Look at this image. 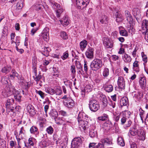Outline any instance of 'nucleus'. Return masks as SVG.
Masks as SVG:
<instances>
[{
    "mask_svg": "<svg viewBox=\"0 0 148 148\" xmlns=\"http://www.w3.org/2000/svg\"><path fill=\"white\" fill-rule=\"evenodd\" d=\"M112 127V123L110 121L106 122L103 123L102 125V128L104 130L108 131L111 129Z\"/></svg>",
    "mask_w": 148,
    "mask_h": 148,
    "instance_id": "18",
    "label": "nucleus"
},
{
    "mask_svg": "<svg viewBox=\"0 0 148 148\" xmlns=\"http://www.w3.org/2000/svg\"><path fill=\"white\" fill-rule=\"evenodd\" d=\"M53 75L55 77H58L59 76L58 72L56 68H53Z\"/></svg>",
    "mask_w": 148,
    "mask_h": 148,
    "instance_id": "54",
    "label": "nucleus"
},
{
    "mask_svg": "<svg viewBox=\"0 0 148 148\" xmlns=\"http://www.w3.org/2000/svg\"><path fill=\"white\" fill-rule=\"evenodd\" d=\"M125 14L127 21L129 24H132V23L133 19L129 11L128 10H125Z\"/></svg>",
    "mask_w": 148,
    "mask_h": 148,
    "instance_id": "14",
    "label": "nucleus"
},
{
    "mask_svg": "<svg viewBox=\"0 0 148 148\" xmlns=\"http://www.w3.org/2000/svg\"><path fill=\"white\" fill-rule=\"evenodd\" d=\"M146 79L145 77H140V79L139 81L140 85L142 88H145L146 86Z\"/></svg>",
    "mask_w": 148,
    "mask_h": 148,
    "instance_id": "23",
    "label": "nucleus"
},
{
    "mask_svg": "<svg viewBox=\"0 0 148 148\" xmlns=\"http://www.w3.org/2000/svg\"><path fill=\"white\" fill-rule=\"evenodd\" d=\"M61 37L64 39H66L68 38V36L66 33L62 31L60 33Z\"/></svg>",
    "mask_w": 148,
    "mask_h": 148,
    "instance_id": "50",
    "label": "nucleus"
},
{
    "mask_svg": "<svg viewBox=\"0 0 148 148\" xmlns=\"http://www.w3.org/2000/svg\"><path fill=\"white\" fill-rule=\"evenodd\" d=\"M30 133L34 134L36 137H37L39 135V132L37 127L34 126H32L30 130Z\"/></svg>",
    "mask_w": 148,
    "mask_h": 148,
    "instance_id": "17",
    "label": "nucleus"
},
{
    "mask_svg": "<svg viewBox=\"0 0 148 148\" xmlns=\"http://www.w3.org/2000/svg\"><path fill=\"white\" fill-rule=\"evenodd\" d=\"M103 44L107 48H111L113 46V42L107 38H103Z\"/></svg>",
    "mask_w": 148,
    "mask_h": 148,
    "instance_id": "9",
    "label": "nucleus"
},
{
    "mask_svg": "<svg viewBox=\"0 0 148 148\" xmlns=\"http://www.w3.org/2000/svg\"><path fill=\"white\" fill-rule=\"evenodd\" d=\"M116 13L117 14H116V21L118 23L121 22L124 20V17L121 14H119L117 12Z\"/></svg>",
    "mask_w": 148,
    "mask_h": 148,
    "instance_id": "34",
    "label": "nucleus"
},
{
    "mask_svg": "<svg viewBox=\"0 0 148 148\" xmlns=\"http://www.w3.org/2000/svg\"><path fill=\"white\" fill-rule=\"evenodd\" d=\"M102 143H104L108 145H111L112 144V140L108 138H106L104 140H103L102 141Z\"/></svg>",
    "mask_w": 148,
    "mask_h": 148,
    "instance_id": "51",
    "label": "nucleus"
},
{
    "mask_svg": "<svg viewBox=\"0 0 148 148\" xmlns=\"http://www.w3.org/2000/svg\"><path fill=\"white\" fill-rule=\"evenodd\" d=\"M137 58H135V60H136ZM139 62L135 60L133 63V69L134 71L136 72H138L140 71V68L138 64Z\"/></svg>",
    "mask_w": 148,
    "mask_h": 148,
    "instance_id": "20",
    "label": "nucleus"
},
{
    "mask_svg": "<svg viewBox=\"0 0 148 148\" xmlns=\"http://www.w3.org/2000/svg\"><path fill=\"white\" fill-rule=\"evenodd\" d=\"M81 138L78 137L75 138L73 140L71 144L72 148H77L82 142Z\"/></svg>",
    "mask_w": 148,
    "mask_h": 148,
    "instance_id": "8",
    "label": "nucleus"
},
{
    "mask_svg": "<svg viewBox=\"0 0 148 148\" xmlns=\"http://www.w3.org/2000/svg\"><path fill=\"white\" fill-rule=\"evenodd\" d=\"M59 113L60 114L63 116H65L67 115L66 112L63 110H60L59 111Z\"/></svg>",
    "mask_w": 148,
    "mask_h": 148,
    "instance_id": "64",
    "label": "nucleus"
},
{
    "mask_svg": "<svg viewBox=\"0 0 148 148\" xmlns=\"http://www.w3.org/2000/svg\"><path fill=\"white\" fill-rule=\"evenodd\" d=\"M71 70L73 75H75L76 72L75 69V66L73 65H72L71 67Z\"/></svg>",
    "mask_w": 148,
    "mask_h": 148,
    "instance_id": "57",
    "label": "nucleus"
},
{
    "mask_svg": "<svg viewBox=\"0 0 148 148\" xmlns=\"http://www.w3.org/2000/svg\"><path fill=\"white\" fill-rule=\"evenodd\" d=\"M64 84L67 87H70V81L69 80L66 79L64 80Z\"/></svg>",
    "mask_w": 148,
    "mask_h": 148,
    "instance_id": "63",
    "label": "nucleus"
},
{
    "mask_svg": "<svg viewBox=\"0 0 148 148\" xmlns=\"http://www.w3.org/2000/svg\"><path fill=\"white\" fill-rule=\"evenodd\" d=\"M108 18L105 15L102 16L100 20V22L102 24H106L108 23Z\"/></svg>",
    "mask_w": 148,
    "mask_h": 148,
    "instance_id": "37",
    "label": "nucleus"
},
{
    "mask_svg": "<svg viewBox=\"0 0 148 148\" xmlns=\"http://www.w3.org/2000/svg\"><path fill=\"white\" fill-rule=\"evenodd\" d=\"M55 94H56V95H60L62 93L61 90L59 89H57L56 90H55Z\"/></svg>",
    "mask_w": 148,
    "mask_h": 148,
    "instance_id": "60",
    "label": "nucleus"
},
{
    "mask_svg": "<svg viewBox=\"0 0 148 148\" xmlns=\"http://www.w3.org/2000/svg\"><path fill=\"white\" fill-rule=\"evenodd\" d=\"M59 21L61 24L64 26H67L69 23V20L68 17L66 16L63 17V20H60Z\"/></svg>",
    "mask_w": 148,
    "mask_h": 148,
    "instance_id": "24",
    "label": "nucleus"
},
{
    "mask_svg": "<svg viewBox=\"0 0 148 148\" xmlns=\"http://www.w3.org/2000/svg\"><path fill=\"white\" fill-rule=\"evenodd\" d=\"M141 55L143 58V61L146 62L147 61V58L143 52L141 53Z\"/></svg>",
    "mask_w": 148,
    "mask_h": 148,
    "instance_id": "61",
    "label": "nucleus"
},
{
    "mask_svg": "<svg viewBox=\"0 0 148 148\" xmlns=\"http://www.w3.org/2000/svg\"><path fill=\"white\" fill-rule=\"evenodd\" d=\"M77 119L79 127L81 129H82L85 130L87 127L88 123V116L84 113L79 112L78 114Z\"/></svg>",
    "mask_w": 148,
    "mask_h": 148,
    "instance_id": "1",
    "label": "nucleus"
},
{
    "mask_svg": "<svg viewBox=\"0 0 148 148\" xmlns=\"http://www.w3.org/2000/svg\"><path fill=\"white\" fill-rule=\"evenodd\" d=\"M49 114L50 116L54 119L55 117H57L58 116V115L57 112L56 110H51Z\"/></svg>",
    "mask_w": 148,
    "mask_h": 148,
    "instance_id": "33",
    "label": "nucleus"
},
{
    "mask_svg": "<svg viewBox=\"0 0 148 148\" xmlns=\"http://www.w3.org/2000/svg\"><path fill=\"white\" fill-rule=\"evenodd\" d=\"M128 104V100L127 97H124L121 99L120 102V105L121 107L126 106Z\"/></svg>",
    "mask_w": 148,
    "mask_h": 148,
    "instance_id": "22",
    "label": "nucleus"
},
{
    "mask_svg": "<svg viewBox=\"0 0 148 148\" xmlns=\"http://www.w3.org/2000/svg\"><path fill=\"white\" fill-rule=\"evenodd\" d=\"M109 75V71L108 68H105L104 69L103 75V76L107 77Z\"/></svg>",
    "mask_w": 148,
    "mask_h": 148,
    "instance_id": "47",
    "label": "nucleus"
},
{
    "mask_svg": "<svg viewBox=\"0 0 148 148\" xmlns=\"http://www.w3.org/2000/svg\"><path fill=\"white\" fill-rule=\"evenodd\" d=\"M133 14L136 18H138L140 16V11L139 9L138 8H135L133 10Z\"/></svg>",
    "mask_w": 148,
    "mask_h": 148,
    "instance_id": "30",
    "label": "nucleus"
},
{
    "mask_svg": "<svg viewBox=\"0 0 148 148\" xmlns=\"http://www.w3.org/2000/svg\"><path fill=\"white\" fill-rule=\"evenodd\" d=\"M36 92L38 94L42 99H44L46 95L41 90H36Z\"/></svg>",
    "mask_w": 148,
    "mask_h": 148,
    "instance_id": "45",
    "label": "nucleus"
},
{
    "mask_svg": "<svg viewBox=\"0 0 148 148\" xmlns=\"http://www.w3.org/2000/svg\"><path fill=\"white\" fill-rule=\"evenodd\" d=\"M91 87L89 85H86L84 88V90L85 91L89 92L91 91Z\"/></svg>",
    "mask_w": 148,
    "mask_h": 148,
    "instance_id": "62",
    "label": "nucleus"
},
{
    "mask_svg": "<svg viewBox=\"0 0 148 148\" xmlns=\"http://www.w3.org/2000/svg\"><path fill=\"white\" fill-rule=\"evenodd\" d=\"M8 77L6 76H3L1 77V82L3 85H5L8 83Z\"/></svg>",
    "mask_w": 148,
    "mask_h": 148,
    "instance_id": "35",
    "label": "nucleus"
},
{
    "mask_svg": "<svg viewBox=\"0 0 148 148\" xmlns=\"http://www.w3.org/2000/svg\"><path fill=\"white\" fill-rule=\"evenodd\" d=\"M109 105L113 108H114L115 107V103L114 101H112L111 100H110L109 102Z\"/></svg>",
    "mask_w": 148,
    "mask_h": 148,
    "instance_id": "58",
    "label": "nucleus"
},
{
    "mask_svg": "<svg viewBox=\"0 0 148 148\" xmlns=\"http://www.w3.org/2000/svg\"><path fill=\"white\" fill-rule=\"evenodd\" d=\"M23 4L21 1L18 2L16 5V10H20L23 7Z\"/></svg>",
    "mask_w": 148,
    "mask_h": 148,
    "instance_id": "44",
    "label": "nucleus"
},
{
    "mask_svg": "<svg viewBox=\"0 0 148 148\" xmlns=\"http://www.w3.org/2000/svg\"><path fill=\"white\" fill-rule=\"evenodd\" d=\"M104 145L103 143H99L95 147H92V148H104Z\"/></svg>",
    "mask_w": 148,
    "mask_h": 148,
    "instance_id": "55",
    "label": "nucleus"
},
{
    "mask_svg": "<svg viewBox=\"0 0 148 148\" xmlns=\"http://www.w3.org/2000/svg\"><path fill=\"white\" fill-rule=\"evenodd\" d=\"M120 34L122 36H128V33L124 28H121L119 31Z\"/></svg>",
    "mask_w": 148,
    "mask_h": 148,
    "instance_id": "39",
    "label": "nucleus"
},
{
    "mask_svg": "<svg viewBox=\"0 0 148 148\" xmlns=\"http://www.w3.org/2000/svg\"><path fill=\"white\" fill-rule=\"evenodd\" d=\"M122 116L121 114H120L119 115H115L114 116V119L115 121L118 122L120 118H121Z\"/></svg>",
    "mask_w": 148,
    "mask_h": 148,
    "instance_id": "49",
    "label": "nucleus"
},
{
    "mask_svg": "<svg viewBox=\"0 0 148 148\" xmlns=\"http://www.w3.org/2000/svg\"><path fill=\"white\" fill-rule=\"evenodd\" d=\"M51 49L48 47H45L42 49V53L44 56H47L49 54V51H51Z\"/></svg>",
    "mask_w": 148,
    "mask_h": 148,
    "instance_id": "29",
    "label": "nucleus"
},
{
    "mask_svg": "<svg viewBox=\"0 0 148 148\" xmlns=\"http://www.w3.org/2000/svg\"><path fill=\"white\" fill-rule=\"evenodd\" d=\"M5 106L8 112H13L15 108L14 99L12 98H8L6 101Z\"/></svg>",
    "mask_w": 148,
    "mask_h": 148,
    "instance_id": "5",
    "label": "nucleus"
},
{
    "mask_svg": "<svg viewBox=\"0 0 148 148\" xmlns=\"http://www.w3.org/2000/svg\"><path fill=\"white\" fill-rule=\"evenodd\" d=\"M141 27L143 30V33H147L148 32V20L146 19L143 20L142 22Z\"/></svg>",
    "mask_w": 148,
    "mask_h": 148,
    "instance_id": "13",
    "label": "nucleus"
},
{
    "mask_svg": "<svg viewBox=\"0 0 148 148\" xmlns=\"http://www.w3.org/2000/svg\"><path fill=\"white\" fill-rule=\"evenodd\" d=\"M90 0H76V4L79 9H83L89 4Z\"/></svg>",
    "mask_w": 148,
    "mask_h": 148,
    "instance_id": "7",
    "label": "nucleus"
},
{
    "mask_svg": "<svg viewBox=\"0 0 148 148\" xmlns=\"http://www.w3.org/2000/svg\"><path fill=\"white\" fill-rule=\"evenodd\" d=\"M35 139L33 137H30L29 138L28 140V146L29 147L33 146L34 145V142Z\"/></svg>",
    "mask_w": 148,
    "mask_h": 148,
    "instance_id": "36",
    "label": "nucleus"
},
{
    "mask_svg": "<svg viewBox=\"0 0 148 148\" xmlns=\"http://www.w3.org/2000/svg\"><path fill=\"white\" fill-rule=\"evenodd\" d=\"M27 112L32 115H34L36 114L34 107L30 104H28L27 107Z\"/></svg>",
    "mask_w": 148,
    "mask_h": 148,
    "instance_id": "15",
    "label": "nucleus"
},
{
    "mask_svg": "<svg viewBox=\"0 0 148 148\" xmlns=\"http://www.w3.org/2000/svg\"><path fill=\"white\" fill-rule=\"evenodd\" d=\"M87 43V41L86 40H84L80 42V47L82 51H83L86 47Z\"/></svg>",
    "mask_w": 148,
    "mask_h": 148,
    "instance_id": "31",
    "label": "nucleus"
},
{
    "mask_svg": "<svg viewBox=\"0 0 148 148\" xmlns=\"http://www.w3.org/2000/svg\"><path fill=\"white\" fill-rule=\"evenodd\" d=\"M63 9L61 8L57 9L56 11V14L58 18H60L61 16V14L63 12Z\"/></svg>",
    "mask_w": 148,
    "mask_h": 148,
    "instance_id": "41",
    "label": "nucleus"
},
{
    "mask_svg": "<svg viewBox=\"0 0 148 148\" xmlns=\"http://www.w3.org/2000/svg\"><path fill=\"white\" fill-rule=\"evenodd\" d=\"M118 144L120 146L123 147L125 145V143L124 140L122 137H119L117 140Z\"/></svg>",
    "mask_w": 148,
    "mask_h": 148,
    "instance_id": "38",
    "label": "nucleus"
},
{
    "mask_svg": "<svg viewBox=\"0 0 148 148\" xmlns=\"http://www.w3.org/2000/svg\"><path fill=\"white\" fill-rule=\"evenodd\" d=\"M122 117L121 118V122L122 125H123L125 124L126 121V119L125 118V116L124 113H123Z\"/></svg>",
    "mask_w": 148,
    "mask_h": 148,
    "instance_id": "52",
    "label": "nucleus"
},
{
    "mask_svg": "<svg viewBox=\"0 0 148 148\" xmlns=\"http://www.w3.org/2000/svg\"><path fill=\"white\" fill-rule=\"evenodd\" d=\"M56 123L58 125L64 124L65 119L63 117H59L57 116L54 119Z\"/></svg>",
    "mask_w": 148,
    "mask_h": 148,
    "instance_id": "16",
    "label": "nucleus"
},
{
    "mask_svg": "<svg viewBox=\"0 0 148 148\" xmlns=\"http://www.w3.org/2000/svg\"><path fill=\"white\" fill-rule=\"evenodd\" d=\"M25 132V130L23 127H21L20 129L19 132V135L20 136L21 134H24Z\"/></svg>",
    "mask_w": 148,
    "mask_h": 148,
    "instance_id": "59",
    "label": "nucleus"
},
{
    "mask_svg": "<svg viewBox=\"0 0 148 148\" xmlns=\"http://www.w3.org/2000/svg\"><path fill=\"white\" fill-rule=\"evenodd\" d=\"M139 111L140 112L139 114L141 120L143 121V115L144 114V111H143L141 108H140L139 110Z\"/></svg>",
    "mask_w": 148,
    "mask_h": 148,
    "instance_id": "53",
    "label": "nucleus"
},
{
    "mask_svg": "<svg viewBox=\"0 0 148 148\" xmlns=\"http://www.w3.org/2000/svg\"><path fill=\"white\" fill-rule=\"evenodd\" d=\"M68 56V51H66L64 53L63 55L61 57V58L63 60H64L67 58Z\"/></svg>",
    "mask_w": 148,
    "mask_h": 148,
    "instance_id": "56",
    "label": "nucleus"
},
{
    "mask_svg": "<svg viewBox=\"0 0 148 148\" xmlns=\"http://www.w3.org/2000/svg\"><path fill=\"white\" fill-rule=\"evenodd\" d=\"M117 84L118 86L121 89H124L125 88V81L123 77L121 76L119 77Z\"/></svg>",
    "mask_w": 148,
    "mask_h": 148,
    "instance_id": "12",
    "label": "nucleus"
},
{
    "mask_svg": "<svg viewBox=\"0 0 148 148\" xmlns=\"http://www.w3.org/2000/svg\"><path fill=\"white\" fill-rule=\"evenodd\" d=\"M11 69V67L10 65H7L3 67L1 70V72L5 74H7L9 72Z\"/></svg>",
    "mask_w": 148,
    "mask_h": 148,
    "instance_id": "25",
    "label": "nucleus"
},
{
    "mask_svg": "<svg viewBox=\"0 0 148 148\" xmlns=\"http://www.w3.org/2000/svg\"><path fill=\"white\" fill-rule=\"evenodd\" d=\"M129 133L132 136L137 134L140 140H144L145 139V135L144 132L143 130L138 129V127L136 125H134L130 128Z\"/></svg>",
    "mask_w": 148,
    "mask_h": 148,
    "instance_id": "2",
    "label": "nucleus"
},
{
    "mask_svg": "<svg viewBox=\"0 0 148 148\" xmlns=\"http://www.w3.org/2000/svg\"><path fill=\"white\" fill-rule=\"evenodd\" d=\"M143 94L142 92H139L137 94H135L134 96L135 98L140 100L143 97Z\"/></svg>",
    "mask_w": 148,
    "mask_h": 148,
    "instance_id": "43",
    "label": "nucleus"
},
{
    "mask_svg": "<svg viewBox=\"0 0 148 148\" xmlns=\"http://www.w3.org/2000/svg\"><path fill=\"white\" fill-rule=\"evenodd\" d=\"M46 131L48 134L51 135L53 133L54 130L53 128L51 126H49L47 128Z\"/></svg>",
    "mask_w": 148,
    "mask_h": 148,
    "instance_id": "42",
    "label": "nucleus"
},
{
    "mask_svg": "<svg viewBox=\"0 0 148 148\" xmlns=\"http://www.w3.org/2000/svg\"><path fill=\"white\" fill-rule=\"evenodd\" d=\"M94 49L91 47L88 48L85 52L86 57L90 59H92L93 58Z\"/></svg>",
    "mask_w": 148,
    "mask_h": 148,
    "instance_id": "10",
    "label": "nucleus"
},
{
    "mask_svg": "<svg viewBox=\"0 0 148 148\" xmlns=\"http://www.w3.org/2000/svg\"><path fill=\"white\" fill-rule=\"evenodd\" d=\"M12 91L8 88H7L6 90H5L3 91L2 92V95L5 97H9L12 95Z\"/></svg>",
    "mask_w": 148,
    "mask_h": 148,
    "instance_id": "19",
    "label": "nucleus"
},
{
    "mask_svg": "<svg viewBox=\"0 0 148 148\" xmlns=\"http://www.w3.org/2000/svg\"><path fill=\"white\" fill-rule=\"evenodd\" d=\"M37 64L36 59L35 57H33L32 59V64L34 71H36V66Z\"/></svg>",
    "mask_w": 148,
    "mask_h": 148,
    "instance_id": "46",
    "label": "nucleus"
},
{
    "mask_svg": "<svg viewBox=\"0 0 148 148\" xmlns=\"http://www.w3.org/2000/svg\"><path fill=\"white\" fill-rule=\"evenodd\" d=\"M100 99L101 100L103 106H106L107 105V100L106 96L101 94L100 96Z\"/></svg>",
    "mask_w": 148,
    "mask_h": 148,
    "instance_id": "27",
    "label": "nucleus"
},
{
    "mask_svg": "<svg viewBox=\"0 0 148 148\" xmlns=\"http://www.w3.org/2000/svg\"><path fill=\"white\" fill-rule=\"evenodd\" d=\"M14 98L16 101H18V102L21 101V96L18 91H15L14 93Z\"/></svg>",
    "mask_w": 148,
    "mask_h": 148,
    "instance_id": "28",
    "label": "nucleus"
},
{
    "mask_svg": "<svg viewBox=\"0 0 148 148\" xmlns=\"http://www.w3.org/2000/svg\"><path fill=\"white\" fill-rule=\"evenodd\" d=\"M89 135L91 138H94L97 136V133L96 130L94 129H91L89 132Z\"/></svg>",
    "mask_w": 148,
    "mask_h": 148,
    "instance_id": "40",
    "label": "nucleus"
},
{
    "mask_svg": "<svg viewBox=\"0 0 148 148\" xmlns=\"http://www.w3.org/2000/svg\"><path fill=\"white\" fill-rule=\"evenodd\" d=\"M89 107L90 110L91 111L96 112L99 108V102L96 100H91L89 102Z\"/></svg>",
    "mask_w": 148,
    "mask_h": 148,
    "instance_id": "6",
    "label": "nucleus"
},
{
    "mask_svg": "<svg viewBox=\"0 0 148 148\" xmlns=\"http://www.w3.org/2000/svg\"><path fill=\"white\" fill-rule=\"evenodd\" d=\"M63 99V104L66 107L69 108H71L75 105L74 101L67 95H64L62 98Z\"/></svg>",
    "mask_w": 148,
    "mask_h": 148,
    "instance_id": "4",
    "label": "nucleus"
},
{
    "mask_svg": "<svg viewBox=\"0 0 148 148\" xmlns=\"http://www.w3.org/2000/svg\"><path fill=\"white\" fill-rule=\"evenodd\" d=\"M45 90L46 92L51 95L55 94V92L53 89L49 87H46Z\"/></svg>",
    "mask_w": 148,
    "mask_h": 148,
    "instance_id": "32",
    "label": "nucleus"
},
{
    "mask_svg": "<svg viewBox=\"0 0 148 148\" xmlns=\"http://www.w3.org/2000/svg\"><path fill=\"white\" fill-rule=\"evenodd\" d=\"M103 87L105 91L108 92H112L113 89L112 86L111 84L107 85L105 84L103 85Z\"/></svg>",
    "mask_w": 148,
    "mask_h": 148,
    "instance_id": "26",
    "label": "nucleus"
},
{
    "mask_svg": "<svg viewBox=\"0 0 148 148\" xmlns=\"http://www.w3.org/2000/svg\"><path fill=\"white\" fill-rule=\"evenodd\" d=\"M102 66V61L101 59L97 58L95 59L90 65V68L93 71H97L100 69Z\"/></svg>",
    "mask_w": 148,
    "mask_h": 148,
    "instance_id": "3",
    "label": "nucleus"
},
{
    "mask_svg": "<svg viewBox=\"0 0 148 148\" xmlns=\"http://www.w3.org/2000/svg\"><path fill=\"white\" fill-rule=\"evenodd\" d=\"M124 61L126 63L130 62L131 61L132 58L131 56L126 53H124L122 56Z\"/></svg>",
    "mask_w": 148,
    "mask_h": 148,
    "instance_id": "21",
    "label": "nucleus"
},
{
    "mask_svg": "<svg viewBox=\"0 0 148 148\" xmlns=\"http://www.w3.org/2000/svg\"><path fill=\"white\" fill-rule=\"evenodd\" d=\"M41 36L43 39L45 41H47L49 39V29L47 27H45L41 33Z\"/></svg>",
    "mask_w": 148,
    "mask_h": 148,
    "instance_id": "11",
    "label": "nucleus"
},
{
    "mask_svg": "<svg viewBox=\"0 0 148 148\" xmlns=\"http://www.w3.org/2000/svg\"><path fill=\"white\" fill-rule=\"evenodd\" d=\"M108 115L105 114H104L101 116L98 117V119L100 121H104L107 119Z\"/></svg>",
    "mask_w": 148,
    "mask_h": 148,
    "instance_id": "48",
    "label": "nucleus"
}]
</instances>
